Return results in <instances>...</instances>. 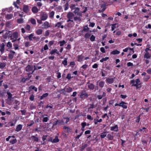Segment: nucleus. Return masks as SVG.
I'll return each mask as SVG.
<instances>
[{"mask_svg":"<svg viewBox=\"0 0 151 151\" xmlns=\"http://www.w3.org/2000/svg\"><path fill=\"white\" fill-rule=\"evenodd\" d=\"M35 67V66H33L32 65H29L27 66L26 68V70L29 73V74L28 75V76L29 78L31 77V76L30 75V74H31L34 71L36 70ZM29 78H23L22 80L23 81H25L26 80H28Z\"/></svg>","mask_w":151,"mask_h":151,"instance_id":"f257e3e1","label":"nucleus"},{"mask_svg":"<svg viewBox=\"0 0 151 151\" xmlns=\"http://www.w3.org/2000/svg\"><path fill=\"white\" fill-rule=\"evenodd\" d=\"M69 120V118L68 117H63L62 120H59L55 121L53 124L54 126L59 124V125H63L67 123Z\"/></svg>","mask_w":151,"mask_h":151,"instance_id":"f03ea898","label":"nucleus"},{"mask_svg":"<svg viewBox=\"0 0 151 151\" xmlns=\"http://www.w3.org/2000/svg\"><path fill=\"white\" fill-rule=\"evenodd\" d=\"M18 37V33L17 32H14L10 36V39L12 42H14L17 41V39Z\"/></svg>","mask_w":151,"mask_h":151,"instance_id":"7ed1b4c3","label":"nucleus"},{"mask_svg":"<svg viewBox=\"0 0 151 151\" xmlns=\"http://www.w3.org/2000/svg\"><path fill=\"white\" fill-rule=\"evenodd\" d=\"M140 81L139 79H137L136 80H132L131 81V83L133 84L132 86H136L137 88H138V85L140 84Z\"/></svg>","mask_w":151,"mask_h":151,"instance_id":"20e7f679","label":"nucleus"},{"mask_svg":"<svg viewBox=\"0 0 151 151\" xmlns=\"http://www.w3.org/2000/svg\"><path fill=\"white\" fill-rule=\"evenodd\" d=\"M74 16V14L73 13L70 12H68L67 15V18L68 19L67 20V22H68L69 21L72 22V25L73 24V18Z\"/></svg>","mask_w":151,"mask_h":151,"instance_id":"39448f33","label":"nucleus"},{"mask_svg":"<svg viewBox=\"0 0 151 151\" xmlns=\"http://www.w3.org/2000/svg\"><path fill=\"white\" fill-rule=\"evenodd\" d=\"M10 32L7 30H3L0 32V34L3 33V37L5 39L9 35Z\"/></svg>","mask_w":151,"mask_h":151,"instance_id":"423d86ee","label":"nucleus"},{"mask_svg":"<svg viewBox=\"0 0 151 151\" xmlns=\"http://www.w3.org/2000/svg\"><path fill=\"white\" fill-rule=\"evenodd\" d=\"M48 17V15L45 12H42L40 14V19L42 21L46 20Z\"/></svg>","mask_w":151,"mask_h":151,"instance_id":"0eeeda50","label":"nucleus"},{"mask_svg":"<svg viewBox=\"0 0 151 151\" xmlns=\"http://www.w3.org/2000/svg\"><path fill=\"white\" fill-rule=\"evenodd\" d=\"M23 11L26 13L28 14H30V12L29 11V7L27 5H24L23 6Z\"/></svg>","mask_w":151,"mask_h":151,"instance_id":"6e6552de","label":"nucleus"},{"mask_svg":"<svg viewBox=\"0 0 151 151\" xmlns=\"http://www.w3.org/2000/svg\"><path fill=\"white\" fill-rule=\"evenodd\" d=\"M146 129V128L145 127H143L142 129H139V130L138 131H137V133L135 135H137V133L139 132H141L143 134H145L147 133V130H145Z\"/></svg>","mask_w":151,"mask_h":151,"instance_id":"1a4fd4ad","label":"nucleus"},{"mask_svg":"<svg viewBox=\"0 0 151 151\" xmlns=\"http://www.w3.org/2000/svg\"><path fill=\"white\" fill-rule=\"evenodd\" d=\"M110 130L111 131H114L116 132L118 131L119 129L118 125H116L114 126L111 127Z\"/></svg>","mask_w":151,"mask_h":151,"instance_id":"9d476101","label":"nucleus"},{"mask_svg":"<svg viewBox=\"0 0 151 151\" xmlns=\"http://www.w3.org/2000/svg\"><path fill=\"white\" fill-rule=\"evenodd\" d=\"M15 52L11 50L10 52V53L8 55L9 58V59H12L13 58Z\"/></svg>","mask_w":151,"mask_h":151,"instance_id":"9b49d317","label":"nucleus"},{"mask_svg":"<svg viewBox=\"0 0 151 151\" xmlns=\"http://www.w3.org/2000/svg\"><path fill=\"white\" fill-rule=\"evenodd\" d=\"M114 78H107L106 79V81L109 84H111L114 82Z\"/></svg>","mask_w":151,"mask_h":151,"instance_id":"f8f14e48","label":"nucleus"},{"mask_svg":"<svg viewBox=\"0 0 151 151\" xmlns=\"http://www.w3.org/2000/svg\"><path fill=\"white\" fill-rule=\"evenodd\" d=\"M43 26V27L45 29H47L49 27H50L49 23L47 22H45L42 25Z\"/></svg>","mask_w":151,"mask_h":151,"instance_id":"ddd939ff","label":"nucleus"},{"mask_svg":"<svg viewBox=\"0 0 151 151\" xmlns=\"http://www.w3.org/2000/svg\"><path fill=\"white\" fill-rule=\"evenodd\" d=\"M127 104L126 103L122 101L119 104V106L122 107L124 109H126L127 108V106L125 105Z\"/></svg>","mask_w":151,"mask_h":151,"instance_id":"4468645a","label":"nucleus"},{"mask_svg":"<svg viewBox=\"0 0 151 151\" xmlns=\"http://www.w3.org/2000/svg\"><path fill=\"white\" fill-rule=\"evenodd\" d=\"M5 45L4 43H2L0 45V51L2 54L4 52Z\"/></svg>","mask_w":151,"mask_h":151,"instance_id":"2eb2a0df","label":"nucleus"},{"mask_svg":"<svg viewBox=\"0 0 151 151\" xmlns=\"http://www.w3.org/2000/svg\"><path fill=\"white\" fill-rule=\"evenodd\" d=\"M79 96L81 98H83L84 97H87L88 96L87 94L85 92H82L81 94Z\"/></svg>","mask_w":151,"mask_h":151,"instance_id":"dca6fc26","label":"nucleus"},{"mask_svg":"<svg viewBox=\"0 0 151 151\" xmlns=\"http://www.w3.org/2000/svg\"><path fill=\"white\" fill-rule=\"evenodd\" d=\"M5 17L8 20L10 19L13 17V14H6Z\"/></svg>","mask_w":151,"mask_h":151,"instance_id":"f3484780","label":"nucleus"},{"mask_svg":"<svg viewBox=\"0 0 151 151\" xmlns=\"http://www.w3.org/2000/svg\"><path fill=\"white\" fill-rule=\"evenodd\" d=\"M63 22H58L55 25V27H60L61 28L63 29L64 28V26L63 25H62V24Z\"/></svg>","mask_w":151,"mask_h":151,"instance_id":"a211bd4d","label":"nucleus"},{"mask_svg":"<svg viewBox=\"0 0 151 151\" xmlns=\"http://www.w3.org/2000/svg\"><path fill=\"white\" fill-rule=\"evenodd\" d=\"M32 12L34 13H37L38 11V9L36 6L33 7L32 9Z\"/></svg>","mask_w":151,"mask_h":151,"instance_id":"6ab92c4d","label":"nucleus"},{"mask_svg":"<svg viewBox=\"0 0 151 151\" xmlns=\"http://www.w3.org/2000/svg\"><path fill=\"white\" fill-rule=\"evenodd\" d=\"M22 126L21 124H19L16 127V131L18 132L20 131L22 129Z\"/></svg>","mask_w":151,"mask_h":151,"instance_id":"aec40b11","label":"nucleus"},{"mask_svg":"<svg viewBox=\"0 0 151 151\" xmlns=\"http://www.w3.org/2000/svg\"><path fill=\"white\" fill-rule=\"evenodd\" d=\"M12 9L10 8H5L2 9V12L4 14H5V13H4V12H10L11 11Z\"/></svg>","mask_w":151,"mask_h":151,"instance_id":"412c9836","label":"nucleus"},{"mask_svg":"<svg viewBox=\"0 0 151 151\" xmlns=\"http://www.w3.org/2000/svg\"><path fill=\"white\" fill-rule=\"evenodd\" d=\"M55 53H56L58 55L59 54V52H58V50H57L56 49H54V50H52L50 52V54L51 55H52Z\"/></svg>","mask_w":151,"mask_h":151,"instance_id":"4be33fe9","label":"nucleus"},{"mask_svg":"<svg viewBox=\"0 0 151 151\" xmlns=\"http://www.w3.org/2000/svg\"><path fill=\"white\" fill-rule=\"evenodd\" d=\"M101 8L102 9L101 10H99V12H104L105 9H106V5L105 4H102L101 6Z\"/></svg>","mask_w":151,"mask_h":151,"instance_id":"5701e85b","label":"nucleus"},{"mask_svg":"<svg viewBox=\"0 0 151 151\" xmlns=\"http://www.w3.org/2000/svg\"><path fill=\"white\" fill-rule=\"evenodd\" d=\"M84 56L82 55L78 56L77 57L78 61L79 62H81Z\"/></svg>","mask_w":151,"mask_h":151,"instance_id":"b1692460","label":"nucleus"},{"mask_svg":"<svg viewBox=\"0 0 151 151\" xmlns=\"http://www.w3.org/2000/svg\"><path fill=\"white\" fill-rule=\"evenodd\" d=\"M118 27L117 24H115L111 25V30L113 31L115 29Z\"/></svg>","mask_w":151,"mask_h":151,"instance_id":"393cba45","label":"nucleus"},{"mask_svg":"<svg viewBox=\"0 0 151 151\" xmlns=\"http://www.w3.org/2000/svg\"><path fill=\"white\" fill-rule=\"evenodd\" d=\"M107 132H104L101 133L100 137L101 138H103L105 137L106 136Z\"/></svg>","mask_w":151,"mask_h":151,"instance_id":"a878e982","label":"nucleus"},{"mask_svg":"<svg viewBox=\"0 0 151 151\" xmlns=\"http://www.w3.org/2000/svg\"><path fill=\"white\" fill-rule=\"evenodd\" d=\"M16 120L14 122H13V121H12L9 122L8 123V125L9 126L12 127L14 126L15 124H16Z\"/></svg>","mask_w":151,"mask_h":151,"instance_id":"bb28decb","label":"nucleus"},{"mask_svg":"<svg viewBox=\"0 0 151 151\" xmlns=\"http://www.w3.org/2000/svg\"><path fill=\"white\" fill-rule=\"evenodd\" d=\"M43 30L41 29H38L36 30V32L38 35H40L42 34Z\"/></svg>","mask_w":151,"mask_h":151,"instance_id":"cd10ccee","label":"nucleus"},{"mask_svg":"<svg viewBox=\"0 0 151 151\" xmlns=\"http://www.w3.org/2000/svg\"><path fill=\"white\" fill-rule=\"evenodd\" d=\"M120 53V52L117 50H113L111 52V54L113 55L118 54Z\"/></svg>","mask_w":151,"mask_h":151,"instance_id":"c85d7f7f","label":"nucleus"},{"mask_svg":"<svg viewBox=\"0 0 151 151\" xmlns=\"http://www.w3.org/2000/svg\"><path fill=\"white\" fill-rule=\"evenodd\" d=\"M150 55L148 52H146L144 55V58H145L148 59L150 57Z\"/></svg>","mask_w":151,"mask_h":151,"instance_id":"c756f323","label":"nucleus"},{"mask_svg":"<svg viewBox=\"0 0 151 151\" xmlns=\"http://www.w3.org/2000/svg\"><path fill=\"white\" fill-rule=\"evenodd\" d=\"M34 34H30L28 37L29 39L30 40H32V39H33L35 38V37H34Z\"/></svg>","mask_w":151,"mask_h":151,"instance_id":"7c9ffc66","label":"nucleus"},{"mask_svg":"<svg viewBox=\"0 0 151 151\" xmlns=\"http://www.w3.org/2000/svg\"><path fill=\"white\" fill-rule=\"evenodd\" d=\"M59 141V139L58 137L56 136L55 139L53 140H52L51 142L53 143H56Z\"/></svg>","mask_w":151,"mask_h":151,"instance_id":"2f4dec72","label":"nucleus"},{"mask_svg":"<svg viewBox=\"0 0 151 151\" xmlns=\"http://www.w3.org/2000/svg\"><path fill=\"white\" fill-rule=\"evenodd\" d=\"M88 87L91 90H93L94 88V85L92 83H89L88 85Z\"/></svg>","mask_w":151,"mask_h":151,"instance_id":"473e14b6","label":"nucleus"},{"mask_svg":"<svg viewBox=\"0 0 151 151\" xmlns=\"http://www.w3.org/2000/svg\"><path fill=\"white\" fill-rule=\"evenodd\" d=\"M104 83L102 81H100L99 83V86L101 88H102L104 86Z\"/></svg>","mask_w":151,"mask_h":151,"instance_id":"72a5a7b5","label":"nucleus"},{"mask_svg":"<svg viewBox=\"0 0 151 151\" xmlns=\"http://www.w3.org/2000/svg\"><path fill=\"white\" fill-rule=\"evenodd\" d=\"M109 57H106L105 58H103L101 59L100 60L101 62L102 63L104 61H106L107 60L109 59Z\"/></svg>","mask_w":151,"mask_h":151,"instance_id":"f704fd0d","label":"nucleus"},{"mask_svg":"<svg viewBox=\"0 0 151 151\" xmlns=\"http://www.w3.org/2000/svg\"><path fill=\"white\" fill-rule=\"evenodd\" d=\"M18 15L20 17H22L23 16L22 14L20 13L19 12H17L14 13V16H17Z\"/></svg>","mask_w":151,"mask_h":151,"instance_id":"c9c22d12","label":"nucleus"},{"mask_svg":"<svg viewBox=\"0 0 151 151\" xmlns=\"http://www.w3.org/2000/svg\"><path fill=\"white\" fill-rule=\"evenodd\" d=\"M17 22L19 24L23 23L24 22L23 19L22 18H20L17 19Z\"/></svg>","mask_w":151,"mask_h":151,"instance_id":"e433bc0d","label":"nucleus"},{"mask_svg":"<svg viewBox=\"0 0 151 151\" xmlns=\"http://www.w3.org/2000/svg\"><path fill=\"white\" fill-rule=\"evenodd\" d=\"M64 9L65 10H67L68 8V3L67 2L64 5Z\"/></svg>","mask_w":151,"mask_h":151,"instance_id":"4c0bfd02","label":"nucleus"},{"mask_svg":"<svg viewBox=\"0 0 151 151\" xmlns=\"http://www.w3.org/2000/svg\"><path fill=\"white\" fill-rule=\"evenodd\" d=\"M74 19L77 22H79L81 20V18L79 17H74Z\"/></svg>","mask_w":151,"mask_h":151,"instance_id":"58836bf2","label":"nucleus"},{"mask_svg":"<svg viewBox=\"0 0 151 151\" xmlns=\"http://www.w3.org/2000/svg\"><path fill=\"white\" fill-rule=\"evenodd\" d=\"M94 123L95 124H97L98 123V122H101L102 121V119H100L99 120H97L96 119H95L94 120Z\"/></svg>","mask_w":151,"mask_h":151,"instance_id":"ea45409f","label":"nucleus"},{"mask_svg":"<svg viewBox=\"0 0 151 151\" xmlns=\"http://www.w3.org/2000/svg\"><path fill=\"white\" fill-rule=\"evenodd\" d=\"M55 14V12L53 11H52L49 14V17L50 18H53Z\"/></svg>","mask_w":151,"mask_h":151,"instance_id":"a19ab883","label":"nucleus"},{"mask_svg":"<svg viewBox=\"0 0 151 151\" xmlns=\"http://www.w3.org/2000/svg\"><path fill=\"white\" fill-rule=\"evenodd\" d=\"M62 63L65 66L67 65V59L66 58H65L63 61Z\"/></svg>","mask_w":151,"mask_h":151,"instance_id":"79ce46f5","label":"nucleus"},{"mask_svg":"<svg viewBox=\"0 0 151 151\" xmlns=\"http://www.w3.org/2000/svg\"><path fill=\"white\" fill-rule=\"evenodd\" d=\"M66 90L67 92L69 93L72 92L73 90L72 88L70 87H68L66 88Z\"/></svg>","mask_w":151,"mask_h":151,"instance_id":"37998d69","label":"nucleus"},{"mask_svg":"<svg viewBox=\"0 0 151 151\" xmlns=\"http://www.w3.org/2000/svg\"><path fill=\"white\" fill-rule=\"evenodd\" d=\"M6 66V63H0V68H3Z\"/></svg>","mask_w":151,"mask_h":151,"instance_id":"c03bdc74","label":"nucleus"},{"mask_svg":"<svg viewBox=\"0 0 151 151\" xmlns=\"http://www.w3.org/2000/svg\"><path fill=\"white\" fill-rule=\"evenodd\" d=\"M31 23L33 24H36V22L35 20L33 18H31L30 20Z\"/></svg>","mask_w":151,"mask_h":151,"instance_id":"a18cd8bd","label":"nucleus"},{"mask_svg":"<svg viewBox=\"0 0 151 151\" xmlns=\"http://www.w3.org/2000/svg\"><path fill=\"white\" fill-rule=\"evenodd\" d=\"M107 137L110 140H112L113 139V137L112 136L111 134H108L107 135Z\"/></svg>","mask_w":151,"mask_h":151,"instance_id":"49530a36","label":"nucleus"},{"mask_svg":"<svg viewBox=\"0 0 151 151\" xmlns=\"http://www.w3.org/2000/svg\"><path fill=\"white\" fill-rule=\"evenodd\" d=\"M29 88L30 89L34 90L36 92H37V88L34 86H30Z\"/></svg>","mask_w":151,"mask_h":151,"instance_id":"de8ad7c7","label":"nucleus"},{"mask_svg":"<svg viewBox=\"0 0 151 151\" xmlns=\"http://www.w3.org/2000/svg\"><path fill=\"white\" fill-rule=\"evenodd\" d=\"M6 46L8 47L9 48H11L12 47V44H11V42H8L7 43Z\"/></svg>","mask_w":151,"mask_h":151,"instance_id":"09e8293b","label":"nucleus"},{"mask_svg":"<svg viewBox=\"0 0 151 151\" xmlns=\"http://www.w3.org/2000/svg\"><path fill=\"white\" fill-rule=\"evenodd\" d=\"M7 94L8 95V98L9 99L11 98L12 96V95L11 93L9 91H7Z\"/></svg>","mask_w":151,"mask_h":151,"instance_id":"8fccbe9b","label":"nucleus"},{"mask_svg":"<svg viewBox=\"0 0 151 151\" xmlns=\"http://www.w3.org/2000/svg\"><path fill=\"white\" fill-rule=\"evenodd\" d=\"M17 142V140L16 139H13L12 140L10 141V142L12 144H14Z\"/></svg>","mask_w":151,"mask_h":151,"instance_id":"3c124183","label":"nucleus"},{"mask_svg":"<svg viewBox=\"0 0 151 151\" xmlns=\"http://www.w3.org/2000/svg\"><path fill=\"white\" fill-rule=\"evenodd\" d=\"M95 37L93 35H91V37L90 38V40L91 41H94L95 40Z\"/></svg>","mask_w":151,"mask_h":151,"instance_id":"603ef678","label":"nucleus"},{"mask_svg":"<svg viewBox=\"0 0 151 151\" xmlns=\"http://www.w3.org/2000/svg\"><path fill=\"white\" fill-rule=\"evenodd\" d=\"M91 36V34L89 33H87L85 35V37L86 38H89Z\"/></svg>","mask_w":151,"mask_h":151,"instance_id":"864d4df0","label":"nucleus"},{"mask_svg":"<svg viewBox=\"0 0 151 151\" xmlns=\"http://www.w3.org/2000/svg\"><path fill=\"white\" fill-rule=\"evenodd\" d=\"M75 5L74 4H71V6H70V8L71 9V10L72 11L73 9H75Z\"/></svg>","mask_w":151,"mask_h":151,"instance_id":"5fc2aeb1","label":"nucleus"},{"mask_svg":"<svg viewBox=\"0 0 151 151\" xmlns=\"http://www.w3.org/2000/svg\"><path fill=\"white\" fill-rule=\"evenodd\" d=\"M30 27L29 25H27L25 27V29L28 31H29L30 29Z\"/></svg>","mask_w":151,"mask_h":151,"instance_id":"6e6d98bb","label":"nucleus"},{"mask_svg":"<svg viewBox=\"0 0 151 151\" xmlns=\"http://www.w3.org/2000/svg\"><path fill=\"white\" fill-rule=\"evenodd\" d=\"M13 46L14 47V49L15 50H17L19 48V46L18 45L16 44H14L13 45Z\"/></svg>","mask_w":151,"mask_h":151,"instance_id":"4d7b16f0","label":"nucleus"},{"mask_svg":"<svg viewBox=\"0 0 151 151\" xmlns=\"http://www.w3.org/2000/svg\"><path fill=\"white\" fill-rule=\"evenodd\" d=\"M49 30H47L46 31L45 33V36H48L49 35Z\"/></svg>","mask_w":151,"mask_h":151,"instance_id":"13d9d810","label":"nucleus"},{"mask_svg":"<svg viewBox=\"0 0 151 151\" xmlns=\"http://www.w3.org/2000/svg\"><path fill=\"white\" fill-rule=\"evenodd\" d=\"M48 96V93H45L43 94L42 96H41V98L42 99L43 98H45V97H46Z\"/></svg>","mask_w":151,"mask_h":151,"instance_id":"bf43d9fd","label":"nucleus"},{"mask_svg":"<svg viewBox=\"0 0 151 151\" xmlns=\"http://www.w3.org/2000/svg\"><path fill=\"white\" fill-rule=\"evenodd\" d=\"M75 11L73 12L76 14L79 11V9L78 7L75 8Z\"/></svg>","mask_w":151,"mask_h":151,"instance_id":"052dcab7","label":"nucleus"},{"mask_svg":"<svg viewBox=\"0 0 151 151\" xmlns=\"http://www.w3.org/2000/svg\"><path fill=\"white\" fill-rule=\"evenodd\" d=\"M95 25V24L94 23L90 22L89 25V26L91 27H93Z\"/></svg>","mask_w":151,"mask_h":151,"instance_id":"680f3d73","label":"nucleus"},{"mask_svg":"<svg viewBox=\"0 0 151 151\" xmlns=\"http://www.w3.org/2000/svg\"><path fill=\"white\" fill-rule=\"evenodd\" d=\"M65 42L64 40H63L62 41H61L60 43V46H63L65 44Z\"/></svg>","mask_w":151,"mask_h":151,"instance_id":"e2e57ef3","label":"nucleus"},{"mask_svg":"<svg viewBox=\"0 0 151 151\" xmlns=\"http://www.w3.org/2000/svg\"><path fill=\"white\" fill-rule=\"evenodd\" d=\"M101 51L103 53H105V49L104 47H101L100 48V49Z\"/></svg>","mask_w":151,"mask_h":151,"instance_id":"0e129e2a","label":"nucleus"},{"mask_svg":"<svg viewBox=\"0 0 151 151\" xmlns=\"http://www.w3.org/2000/svg\"><path fill=\"white\" fill-rule=\"evenodd\" d=\"M86 122H83L81 124V126L82 127H83V128H84L85 127L86 125Z\"/></svg>","mask_w":151,"mask_h":151,"instance_id":"69168bd1","label":"nucleus"},{"mask_svg":"<svg viewBox=\"0 0 151 151\" xmlns=\"http://www.w3.org/2000/svg\"><path fill=\"white\" fill-rule=\"evenodd\" d=\"M71 74H68L66 77V78L68 80H70L71 78Z\"/></svg>","mask_w":151,"mask_h":151,"instance_id":"338daca9","label":"nucleus"},{"mask_svg":"<svg viewBox=\"0 0 151 151\" xmlns=\"http://www.w3.org/2000/svg\"><path fill=\"white\" fill-rule=\"evenodd\" d=\"M147 72L149 74H151V68H150L148 69L147 70Z\"/></svg>","mask_w":151,"mask_h":151,"instance_id":"774afa93","label":"nucleus"}]
</instances>
